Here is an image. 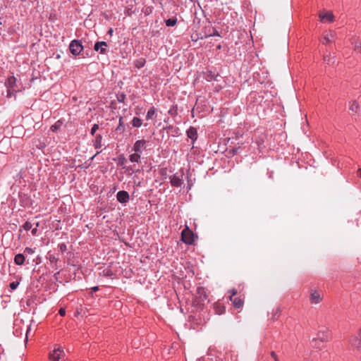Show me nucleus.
<instances>
[{"label":"nucleus","mask_w":361,"mask_h":361,"mask_svg":"<svg viewBox=\"0 0 361 361\" xmlns=\"http://www.w3.org/2000/svg\"><path fill=\"white\" fill-rule=\"evenodd\" d=\"M65 352L61 346H56L54 349L49 354V359L51 361H59L60 359L63 357Z\"/></svg>","instance_id":"nucleus-1"},{"label":"nucleus","mask_w":361,"mask_h":361,"mask_svg":"<svg viewBox=\"0 0 361 361\" xmlns=\"http://www.w3.org/2000/svg\"><path fill=\"white\" fill-rule=\"evenodd\" d=\"M69 49L74 56L79 55L83 49V46L80 40L73 39L71 42Z\"/></svg>","instance_id":"nucleus-2"},{"label":"nucleus","mask_w":361,"mask_h":361,"mask_svg":"<svg viewBox=\"0 0 361 361\" xmlns=\"http://www.w3.org/2000/svg\"><path fill=\"white\" fill-rule=\"evenodd\" d=\"M181 238L185 244L191 245L194 242V234L188 227H186L181 232Z\"/></svg>","instance_id":"nucleus-3"},{"label":"nucleus","mask_w":361,"mask_h":361,"mask_svg":"<svg viewBox=\"0 0 361 361\" xmlns=\"http://www.w3.org/2000/svg\"><path fill=\"white\" fill-rule=\"evenodd\" d=\"M146 147L147 141L144 139H141L135 141L131 151L141 154L142 151L145 149Z\"/></svg>","instance_id":"nucleus-4"},{"label":"nucleus","mask_w":361,"mask_h":361,"mask_svg":"<svg viewBox=\"0 0 361 361\" xmlns=\"http://www.w3.org/2000/svg\"><path fill=\"white\" fill-rule=\"evenodd\" d=\"M310 301L313 304H318L322 301V294L321 291L317 290H311Z\"/></svg>","instance_id":"nucleus-5"},{"label":"nucleus","mask_w":361,"mask_h":361,"mask_svg":"<svg viewBox=\"0 0 361 361\" xmlns=\"http://www.w3.org/2000/svg\"><path fill=\"white\" fill-rule=\"evenodd\" d=\"M116 199L120 203L126 204L129 201L130 195L127 191L121 190L117 192Z\"/></svg>","instance_id":"nucleus-6"},{"label":"nucleus","mask_w":361,"mask_h":361,"mask_svg":"<svg viewBox=\"0 0 361 361\" xmlns=\"http://www.w3.org/2000/svg\"><path fill=\"white\" fill-rule=\"evenodd\" d=\"M108 47L106 42H97L94 44V49L96 51L99 52L102 54H106V47Z\"/></svg>","instance_id":"nucleus-7"},{"label":"nucleus","mask_w":361,"mask_h":361,"mask_svg":"<svg viewBox=\"0 0 361 361\" xmlns=\"http://www.w3.org/2000/svg\"><path fill=\"white\" fill-rule=\"evenodd\" d=\"M237 293L236 290L233 289L232 290V295L230 296V300L233 302V305L236 308H240L243 305V301L238 298H234L233 296L235 295Z\"/></svg>","instance_id":"nucleus-8"},{"label":"nucleus","mask_w":361,"mask_h":361,"mask_svg":"<svg viewBox=\"0 0 361 361\" xmlns=\"http://www.w3.org/2000/svg\"><path fill=\"white\" fill-rule=\"evenodd\" d=\"M319 18L322 23H331L334 21V16L331 12H321L319 13Z\"/></svg>","instance_id":"nucleus-9"},{"label":"nucleus","mask_w":361,"mask_h":361,"mask_svg":"<svg viewBox=\"0 0 361 361\" xmlns=\"http://www.w3.org/2000/svg\"><path fill=\"white\" fill-rule=\"evenodd\" d=\"M349 343L354 348L359 349L361 348V338L358 335L352 336L349 339Z\"/></svg>","instance_id":"nucleus-10"},{"label":"nucleus","mask_w":361,"mask_h":361,"mask_svg":"<svg viewBox=\"0 0 361 361\" xmlns=\"http://www.w3.org/2000/svg\"><path fill=\"white\" fill-rule=\"evenodd\" d=\"M336 39V34L333 31L328 32L322 39V42L324 44L334 42Z\"/></svg>","instance_id":"nucleus-11"},{"label":"nucleus","mask_w":361,"mask_h":361,"mask_svg":"<svg viewBox=\"0 0 361 361\" xmlns=\"http://www.w3.org/2000/svg\"><path fill=\"white\" fill-rule=\"evenodd\" d=\"M187 136L190 138L192 142L197 139V130L194 127H190L186 131Z\"/></svg>","instance_id":"nucleus-12"},{"label":"nucleus","mask_w":361,"mask_h":361,"mask_svg":"<svg viewBox=\"0 0 361 361\" xmlns=\"http://www.w3.org/2000/svg\"><path fill=\"white\" fill-rule=\"evenodd\" d=\"M171 184L174 187H180L183 183L182 178L177 174H174L170 177Z\"/></svg>","instance_id":"nucleus-13"},{"label":"nucleus","mask_w":361,"mask_h":361,"mask_svg":"<svg viewBox=\"0 0 361 361\" xmlns=\"http://www.w3.org/2000/svg\"><path fill=\"white\" fill-rule=\"evenodd\" d=\"M317 340H319L320 342L324 343L327 341L328 336L325 331H319L317 334V337L313 339V341L317 342Z\"/></svg>","instance_id":"nucleus-14"},{"label":"nucleus","mask_w":361,"mask_h":361,"mask_svg":"<svg viewBox=\"0 0 361 361\" xmlns=\"http://www.w3.org/2000/svg\"><path fill=\"white\" fill-rule=\"evenodd\" d=\"M102 136L100 134L95 135L94 140L93 141V146L95 149H99L102 147Z\"/></svg>","instance_id":"nucleus-15"},{"label":"nucleus","mask_w":361,"mask_h":361,"mask_svg":"<svg viewBox=\"0 0 361 361\" xmlns=\"http://www.w3.org/2000/svg\"><path fill=\"white\" fill-rule=\"evenodd\" d=\"M25 258L23 254H17L14 257V262L17 265H23L25 262Z\"/></svg>","instance_id":"nucleus-16"},{"label":"nucleus","mask_w":361,"mask_h":361,"mask_svg":"<svg viewBox=\"0 0 361 361\" xmlns=\"http://www.w3.org/2000/svg\"><path fill=\"white\" fill-rule=\"evenodd\" d=\"M129 159L132 163H140L141 161V154L134 152L129 156Z\"/></svg>","instance_id":"nucleus-17"},{"label":"nucleus","mask_w":361,"mask_h":361,"mask_svg":"<svg viewBox=\"0 0 361 361\" xmlns=\"http://www.w3.org/2000/svg\"><path fill=\"white\" fill-rule=\"evenodd\" d=\"M359 109V104L357 103V102L353 101L350 102L349 110L351 114L357 113Z\"/></svg>","instance_id":"nucleus-18"},{"label":"nucleus","mask_w":361,"mask_h":361,"mask_svg":"<svg viewBox=\"0 0 361 361\" xmlns=\"http://www.w3.org/2000/svg\"><path fill=\"white\" fill-rule=\"evenodd\" d=\"M131 124L135 128H140L142 125V120L138 117H133Z\"/></svg>","instance_id":"nucleus-19"},{"label":"nucleus","mask_w":361,"mask_h":361,"mask_svg":"<svg viewBox=\"0 0 361 361\" xmlns=\"http://www.w3.org/2000/svg\"><path fill=\"white\" fill-rule=\"evenodd\" d=\"M324 62L326 63V64H334L335 62H336V59H335V56H331L330 54L329 55H325L324 56Z\"/></svg>","instance_id":"nucleus-20"},{"label":"nucleus","mask_w":361,"mask_h":361,"mask_svg":"<svg viewBox=\"0 0 361 361\" xmlns=\"http://www.w3.org/2000/svg\"><path fill=\"white\" fill-rule=\"evenodd\" d=\"M123 118L122 116L119 117L118 119V125L116 128V131H119L121 133L125 131V126L123 125Z\"/></svg>","instance_id":"nucleus-21"},{"label":"nucleus","mask_w":361,"mask_h":361,"mask_svg":"<svg viewBox=\"0 0 361 361\" xmlns=\"http://www.w3.org/2000/svg\"><path fill=\"white\" fill-rule=\"evenodd\" d=\"M216 76L217 75L215 73L209 71L206 73L205 78L207 81H212L215 79Z\"/></svg>","instance_id":"nucleus-22"},{"label":"nucleus","mask_w":361,"mask_h":361,"mask_svg":"<svg viewBox=\"0 0 361 361\" xmlns=\"http://www.w3.org/2000/svg\"><path fill=\"white\" fill-rule=\"evenodd\" d=\"M145 59H140L135 61V65L137 68H141L145 66Z\"/></svg>","instance_id":"nucleus-23"},{"label":"nucleus","mask_w":361,"mask_h":361,"mask_svg":"<svg viewBox=\"0 0 361 361\" xmlns=\"http://www.w3.org/2000/svg\"><path fill=\"white\" fill-rule=\"evenodd\" d=\"M155 114V109L154 107L150 108L146 115V118L147 120L151 119L153 116Z\"/></svg>","instance_id":"nucleus-24"},{"label":"nucleus","mask_w":361,"mask_h":361,"mask_svg":"<svg viewBox=\"0 0 361 361\" xmlns=\"http://www.w3.org/2000/svg\"><path fill=\"white\" fill-rule=\"evenodd\" d=\"M116 98H117V100L118 102L123 103V102H124V101L126 98V96L124 93H119V94H117Z\"/></svg>","instance_id":"nucleus-25"},{"label":"nucleus","mask_w":361,"mask_h":361,"mask_svg":"<svg viewBox=\"0 0 361 361\" xmlns=\"http://www.w3.org/2000/svg\"><path fill=\"white\" fill-rule=\"evenodd\" d=\"M353 44L354 46V50L355 51L361 52V43L358 41H355L353 42Z\"/></svg>","instance_id":"nucleus-26"},{"label":"nucleus","mask_w":361,"mask_h":361,"mask_svg":"<svg viewBox=\"0 0 361 361\" xmlns=\"http://www.w3.org/2000/svg\"><path fill=\"white\" fill-rule=\"evenodd\" d=\"M176 24V19L169 18L166 20V26H174Z\"/></svg>","instance_id":"nucleus-27"},{"label":"nucleus","mask_w":361,"mask_h":361,"mask_svg":"<svg viewBox=\"0 0 361 361\" xmlns=\"http://www.w3.org/2000/svg\"><path fill=\"white\" fill-rule=\"evenodd\" d=\"M32 224L27 221L25 222L23 225V228L25 230V231H30L31 228H32Z\"/></svg>","instance_id":"nucleus-28"},{"label":"nucleus","mask_w":361,"mask_h":361,"mask_svg":"<svg viewBox=\"0 0 361 361\" xmlns=\"http://www.w3.org/2000/svg\"><path fill=\"white\" fill-rule=\"evenodd\" d=\"M99 129V125L98 124H94L91 128L90 133L92 135H94L96 131Z\"/></svg>","instance_id":"nucleus-29"},{"label":"nucleus","mask_w":361,"mask_h":361,"mask_svg":"<svg viewBox=\"0 0 361 361\" xmlns=\"http://www.w3.org/2000/svg\"><path fill=\"white\" fill-rule=\"evenodd\" d=\"M322 342H320V341H319V340H317V342H315V341H312V347H314V348H320L322 347V346H321V344H322Z\"/></svg>","instance_id":"nucleus-30"},{"label":"nucleus","mask_w":361,"mask_h":361,"mask_svg":"<svg viewBox=\"0 0 361 361\" xmlns=\"http://www.w3.org/2000/svg\"><path fill=\"white\" fill-rule=\"evenodd\" d=\"M19 285V282L18 281H13L10 283V288L12 289V290H15L17 288V287Z\"/></svg>","instance_id":"nucleus-31"},{"label":"nucleus","mask_w":361,"mask_h":361,"mask_svg":"<svg viewBox=\"0 0 361 361\" xmlns=\"http://www.w3.org/2000/svg\"><path fill=\"white\" fill-rule=\"evenodd\" d=\"M5 359L4 350L0 345V360H4Z\"/></svg>","instance_id":"nucleus-32"},{"label":"nucleus","mask_w":361,"mask_h":361,"mask_svg":"<svg viewBox=\"0 0 361 361\" xmlns=\"http://www.w3.org/2000/svg\"><path fill=\"white\" fill-rule=\"evenodd\" d=\"M24 252L29 255H32L35 252V250L31 247H25V249L24 250Z\"/></svg>","instance_id":"nucleus-33"},{"label":"nucleus","mask_w":361,"mask_h":361,"mask_svg":"<svg viewBox=\"0 0 361 361\" xmlns=\"http://www.w3.org/2000/svg\"><path fill=\"white\" fill-rule=\"evenodd\" d=\"M126 162V159L124 157H119L118 159V164L123 166Z\"/></svg>","instance_id":"nucleus-34"},{"label":"nucleus","mask_w":361,"mask_h":361,"mask_svg":"<svg viewBox=\"0 0 361 361\" xmlns=\"http://www.w3.org/2000/svg\"><path fill=\"white\" fill-rule=\"evenodd\" d=\"M271 356L274 360V361H279V357L274 351L271 352Z\"/></svg>","instance_id":"nucleus-35"},{"label":"nucleus","mask_w":361,"mask_h":361,"mask_svg":"<svg viewBox=\"0 0 361 361\" xmlns=\"http://www.w3.org/2000/svg\"><path fill=\"white\" fill-rule=\"evenodd\" d=\"M214 36H220V35L217 30H214L212 34H210L209 35V37H214Z\"/></svg>","instance_id":"nucleus-36"},{"label":"nucleus","mask_w":361,"mask_h":361,"mask_svg":"<svg viewBox=\"0 0 361 361\" xmlns=\"http://www.w3.org/2000/svg\"><path fill=\"white\" fill-rule=\"evenodd\" d=\"M65 314H66V311H65V310H64V309H60V310H59V314H60L61 316H64V315H65Z\"/></svg>","instance_id":"nucleus-37"},{"label":"nucleus","mask_w":361,"mask_h":361,"mask_svg":"<svg viewBox=\"0 0 361 361\" xmlns=\"http://www.w3.org/2000/svg\"><path fill=\"white\" fill-rule=\"evenodd\" d=\"M224 307H221V309H219V310H216V312H218L219 314H221L224 312Z\"/></svg>","instance_id":"nucleus-38"},{"label":"nucleus","mask_w":361,"mask_h":361,"mask_svg":"<svg viewBox=\"0 0 361 361\" xmlns=\"http://www.w3.org/2000/svg\"><path fill=\"white\" fill-rule=\"evenodd\" d=\"M99 290L98 286H94V287H92V290L93 292H95V291H97V290Z\"/></svg>","instance_id":"nucleus-39"},{"label":"nucleus","mask_w":361,"mask_h":361,"mask_svg":"<svg viewBox=\"0 0 361 361\" xmlns=\"http://www.w3.org/2000/svg\"><path fill=\"white\" fill-rule=\"evenodd\" d=\"M113 32H114V31H113V29H112V28H110V29L109 30V31H108V34H109V35H112Z\"/></svg>","instance_id":"nucleus-40"},{"label":"nucleus","mask_w":361,"mask_h":361,"mask_svg":"<svg viewBox=\"0 0 361 361\" xmlns=\"http://www.w3.org/2000/svg\"><path fill=\"white\" fill-rule=\"evenodd\" d=\"M191 38H192V39L193 41H197V38H198V37L195 38V37H194L193 35H192V36H191Z\"/></svg>","instance_id":"nucleus-41"},{"label":"nucleus","mask_w":361,"mask_h":361,"mask_svg":"<svg viewBox=\"0 0 361 361\" xmlns=\"http://www.w3.org/2000/svg\"><path fill=\"white\" fill-rule=\"evenodd\" d=\"M55 260H56V258H55L54 257H50V261H51V262H54V261H55Z\"/></svg>","instance_id":"nucleus-42"},{"label":"nucleus","mask_w":361,"mask_h":361,"mask_svg":"<svg viewBox=\"0 0 361 361\" xmlns=\"http://www.w3.org/2000/svg\"><path fill=\"white\" fill-rule=\"evenodd\" d=\"M358 176L361 177V169H359L357 171Z\"/></svg>","instance_id":"nucleus-43"},{"label":"nucleus","mask_w":361,"mask_h":361,"mask_svg":"<svg viewBox=\"0 0 361 361\" xmlns=\"http://www.w3.org/2000/svg\"><path fill=\"white\" fill-rule=\"evenodd\" d=\"M358 336L361 338V327L359 329Z\"/></svg>","instance_id":"nucleus-44"},{"label":"nucleus","mask_w":361,"mask_h":361,"mask_svg":"<svg viewBox=\"0 0 361 361\" xmlns=\"http://www.w3.org/2000/svg\"><path fill=\"white\" fill-rule=\"evenodd\" d=\"M100 152H101V151L97 152L95 154V155H94V156H93V157H92V159H94V157L95 156H97V154H99Z\"/></svg>","instance_id":"nucleus-45"},{"label":"nucleus","mask_w":361,"mask_h":361,"mask_svg":"<svg viewBox=\"0 0 361 361\" xmlns=\"http://www.w3.org/2000/svg\"><path fill=\"white\" fill-rule=\"evenodd\" d=\"M279 312H280V309H279V308H278V309L276 310V311L275 314H279Z\"/></svg>","instance_id":"nucleus-46"},{"label":"nucleus","mask_w":361,"mask_h":361,"mask_svg":"<svg viewBox=\"0 0 361 361\" xmlns=\"http://www.w3.org/2000/svg\"><path fill=\"white\" fill-rule=\"evenodd\" d=\"M11 80H13V81H14V80H15V78H13H13H10V79H9V81H11Z\"/></svg>","instance_id":"nucleus-47"},{"label":"nucleus","mask_w":361,"mask_h":361,"mask_svg":"<svg viewBox=\"0 0 361 361\" xmlns=\"http://www.w3.org/2000/svg\"><path fill=\"white\" fill-rule=\"evenodd\" d=\"M36 231H37L36 229H34V230H32V233L33 234H35V232H36Z\"/></svg>","instance_id":"nucleus-48"},{"label":"nucleus","mask_w":361,"mask_h":361,"mask_svg":"<svg viewBox=\"0 0 361 361\" xmlns=\"http://www.w3.org/2000/svg\"><path fill=\"white\" fill-rule=\"evenodd\" d=\"M30 329V328L29 327V329H27V331H26V334H28V331H29Z\"/></svg>","instance_id":"nucleus-49"}]
</instances>
